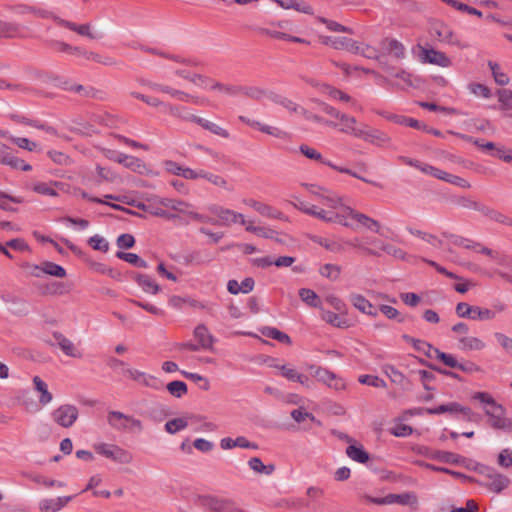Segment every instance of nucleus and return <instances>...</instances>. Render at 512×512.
I'll return each instance as SVG.
<instances>
[{
	"label": "nucleus",
	"instance_id": "1",
	"mask_svg": "<svg viewBox=\"0 0 512 512\" xmlns=\"http://www.w3.org/2000/svg\"><path fill=\"white\" fill-rule=\"evenodd\" d=\"M320 106V109L330 116L341 121L340 132L353 136L358 139H362L365 142L371 143L377 146H386L390 142V137L383 131L375 128H370L368 125L361 123L358 125V121L354 116L343 113L335 107L318 100H315Z\"/></svg>",
	"mask_w": 512,
	"mask_h": 512
},
{
	"label": "nucleus",
	"instance_id": "53",
	"mask_svg": "<svg viewBox=\"0 0 512 512\" xmlns=\"http://www.w3.org/2000/svg\"><path fill=\"white\" fill-rule=\"evenodd\" d=\"M495 318V312L488 308H481L479 306H472V313L470 319L473 320H492Z\"/></svg>",
	"mask_w": 512,
	"mask_h": 512
},
{
	"label": "nucleus",
	"instance_id": "41",
	"mask_svg": "<svg viewBox=\"0 0 512 512\" xmlns=\"http://www.w3.org/2000/svg\"><path fill=\"white\" fill-rule=\"evenodd\" d=\"M443 236L448 238L454 245L463 247L465 249L476 250L478 247H480V243L462 236L450 234L447 232H444Z\"/></svg>",
	"mask_w": 512,
	"mask_h": 512
},
{
	"label": "nucleus",
	"instance_id": "11",
	"mask_svg": "<svg viewBox=\"0 0 512 512\" xmlns=\"http://www.w3.org/2000/svg\"><path fill=\"white\" fill-rule=\"evenodd\" d=\"M157 203L163 207L170 208L180 213L187 214L192 219L197 220L199 222L209 221L207 219V216L199 214L197 212L190 211L189 208L191 207V204H189L188 202L171 198H158Z\"/></svg>",
	"mask_w": 512,
	"mask_h": 512
},
{
	"label": "nucleus",
	"instance_id": "6",
	"mask_svg": "<svg viewBox=\"0 0 512 512\" xmlns=\"http://www.w3.org/2000/svg\"><path fill=\"white\" fill-rule=\"evenodd\" d=\"M107 422L116 431L142 430V422L139 419L116 410L108 412Z\"/></svg>",
	"mask_w": 512,
	"mask_h": 512
},
{
	"label": "nucleus",
	"instance_id": "55",
	"mask_svg": "<svg viewBox=\"0 0 512 512\" xmlns=\"http://www.w3.org/2000/svg\"><path fill=\"white\" fill-rule=\"evenodd\" d=\"M167 390L172 396L181 398L187 393V385L183 381L175 380L167 384Z\"/></svg>",
	"mask_w": 512,
	"mask_h": 512
},
{
	"label": "nucleus",
	"instance_id": "2",
	"mask_svg": "<svg viewBox=\"0 0 512 512\" xmlns=\"http://www.w3.org/2000/svg\"><path fill=\"white\" fill-rule=\"evenodd\" d=\"M334 217H336V219L333 220L332 223H338L351 229H357L361 226L377 234L383 235L380 223L377 220L364 213L358 212L351 207L342 208V212L334 213Z\"/></svg>",
	"mask_w": 512,
	"mask_h": 512
},
{
	"label": "nucleus",
	"instance_id": "58",
	"mask_svg": "<svg viewBox=\"0 0 512 512\" xmlns=\"http://www.w3.org/2000/svg\"><path fill=\"white\" fill-rule=\"evenodd\" d=\"M188 426V422L184 418H174L165 424V430L169 434H175Z\"/></svg>",
	"mask_w": 512,
	"mask_h": 512
},
{
	"label": "nucleus",
	"instance_id": "64",
	"mask_svg": "<svg viewBox=\"0 0 512 512\" xmlns=\"http://www.w3.org/2000/svg\"><path fill=\"white\" fill-rule=\"evenodd\" d=\"M88 244L97 251L107 252L109 243L100 235H94L89 238Z\"/></svg>",
	"mask_w": 512,
	"mask_h": 512
},
{
	"label": "nucleus",
	"instance_id": "51",
	"mask_svg": "<svg viewBox=\"0 0 512 512\" xmlns=\"http://www.w3.org/2000/svg\"><path fill=\"white\" fill-rule=\"evenodd\" d=\"M480 212L495 222L502 224H510V219L497 210L491 209L483 205Z\"/></svg>",
	"mask_w": 512,
	"mask_h": 512
},
{
	"label": "nucleus",
	"instance_id": "43",
	"mask_svg": "<svg viewBox=\"0 0 512 512\" xmlns=\"http://www.w3.org/2000/svg\"><path fill=\"white\" fill-rule=\"evenodd\" d=\"M246 231L254 233L257 236L265 239H275L277 242H280V240L275 237V235L277 234L276 231L268 227L255 226L253 225V222L248 223V225L246 226Z\"/></svg>",
	"mask_w": 512,
	"mask_h": 512
},
{
	"label": "nucleus",
	"instance_id": "28",
	"mask_svg": "<svg viewBox=\"0 0 512 512\" xmlns=\"http://www.w3.org/2000/svg\"><path fill=\"white\" fill-rule=\"evenodd\" d=\"M34 390L38 393L39 403L46 406L53 400L52 393L48 390L47 383L39 376L33 377Z\"/></svg>",
	"mask_w": 512,
	"mask_h": 512
},
{
	"label": "nucleus",
	"instance_id": "22",
	"mask_svg": "<svg viewBox=\"0 0 512 512\" xmlns=\"http://www.w3.org/2000/svg\"><path fill=\"white\" fill-rule=\"evenodd\" d=\"M380 44L382 49L396 60H402L406 57V48L399 40L387 37L382 39Z\"/></svg>",
	"mask_w": 512,
	"mask_h": 512
},
{
	"label": "nucleus",
	"instance_id": "10",
	"mask_svg": "<svg viewBox=\"0 0 512 512\" xmlns=\"http://www.w3.org/2000/svg\"><path fill=\"white\" fill-rule=\"evenodd\" d=\"M78 415V408L71 404L61 405L51 414L53 421L64 428L71 427L77 420Z\"/></svg>",
	"mask_w": 512,
	"mask_h": 512
},
{
	"label": "nucleus",
	"instance_id": "54",
	"mask_svg": "<svg viewBox=\"0 0 512 512\" xmlns=\"http://www.w3.org/2000/svg\"><path fill=\"white\" fill-rule=\"evenodd\" d=\"M359 383L376 388H386V382L376 375H360L358 378Z\"/></svg>",
	"mask_w": 512,
	"mask_h": 512
},
{
	"label": "nucleus",
	"instance_id": "19",
	"mask_svg": "<svg viewBox=\"0 0 512 512\" xmlns=\"http://www.w3.org/2000/svg\"><path fill=\"white\" fill-rule=\"evenodd\" d=\"M239 121H241L242 123L250 126V127H253V128H256L258 129L259 131L265 133V134H268V135H272L276 138H279V139H286L288 137V133L277 128V127H273V126H269V125H266L264 123H261L259 121H256V120H252L250 118H247L245 116H242L240 115L238 117Z\"/></svg>",
	"mask_w": 512,
	"mask_h": 512
},
{
	"label": "nucleus",
	"instance_id": "38",
	"mask_svg": "<svg viewBox=\"0 0 512 512\" xmlns=\"http://www.w3.org/2000/svg\"><path fill=\"white\" fill-rule=\"evenodd\" d=\"M203 129L211 132L214 135L220 136L222 138H229L230 133L223 127L219 126L218 124L211 122L205 118L200 117L198 120V124Z\"/></svg>",
	"mask_w": 512,
	"mask_h": 512
},
{
	"label": "nucleus",
	"instance_id": "46",
	"mask_svg": "<svg viewBox=\"0 0 512 512\" xmlns=\"http://www.w3.org/2000/svg\"><path fill=\"white\" fill-rule=\"evenodd\" d=\"M462 407L456 403L451 402L448 404H442L435 408H426L425 412L430 415L443 414V413H456L462 411Z\"/></svg>",
	"mask_w": 512,
	"mask_h": 512
},
{
	"label": "nucleus",
	"instance_id": "12",
	"mask_svg": "<svg viewBox=\"0 0 512 512\" xmlns=\"http://www.w3.org/2000/svg\"><path fill=\"white\" fill-rule=\"evenodd\" d=\"M485 413L489 417L488 422L493 428L512 430V420L505 417V409L502 405L497 403L492 407H487Z\"/></svg>",
	"mask_w": 512,
	"mask_h": 512
},
{
	"label": "nucleus",
	"instance_id": "44",
	"mask_svg": "<svg viewBox=\"0 0 512 512\" xmlns=\"http://www.w3.org/2000/svg\"><path fill=\"white\" fill-rule=\"evenodd\" d=\"M258 213L267 218L288 221V217L284 213L265 203L261 204Z\"/></svg>",
	"mask_w": 512,
	"mask_h": 512
},
{
	"label": "nucleus",
	"instance_id": "24",
	"mask_svg": "<svg viewBox=\"0 0 512 512\" xmlns=\"http://www.w3.org/2000/svg\"><path fill=\"white\" fill-rule=\"evenodd\" d=\"M74 496H63L53 499H42L39 502V510L41 512H58L65 507Z\"/></svg>",
	"mask_w": 512,
	"mask_h": 512
},
{
	"label": "nucleus",
	"instance_id": "25",
	"mask_svg": "<svg viewBox=\"0 0 512 512\" xmlns=\"http://www.w3.org/2000/svg\"><path fill=\"white\" fill-rule=\"evenodd\" d=\"M208 211L211 214L215 215L218 218V220H217V222H214L212 219L207 217V219L209 220L207 223L219 224L222 226H230L231 225V218L233 217V213H234L233 210H230V209H227L222 206L214 204V205H210L208 207Z\"/></svg>",
	"mask_w": 512,
	"mask_h": 512
},
{
	"label": "nucleus",
	"instance_id": "63",
	"mask_svg": "<svg viewBox=\"0 0 512 512\" xmlns=\"http://www.w3.org/2000/svg\"><path fill=\"white\" fill-rule=\"evenodd\" d=\"M351 40L352 39L346 37H327L324 43L332 46L334 49H345L348 51V47L350 46Z\"/></svg>",
	"mask_w": 512,
	"mask_h": 512
},
{
	"label": "nucleus",
	"instance_id": "21",
	"mask_svg": "<svg viewBox=\"0 0 512 512\" xmlns=\"http://www.w3.org/2000/svg\"><path fill=\"white\" fill-rule=\"evenodd\" d=\"M164 111L179 120L198 124L199 116L191 112L188 107L180 105L165 104Z\"/></svg>",
	"mask_w": 512,
	"mask_h": 512
},
{
	"label": "nucleus",
	"instance_id": "49",
	"mask_svg": "<svg viewBox=\"0 0 512 512\" xmlns=\"http://www.w3.org/2000/svg\"><path fill=\"white\" fill-rule=\"evenodd\" d=\"M313 241L334 253H341L344 251L343 244H341L337 241L329 240L327 238H323V237H319V236L313 237Z\"/></svg>",
	"mask_w": 512,
	"mask_h": 512
},
{
	"label": "nucleus",
	"instance_id": "16",
	"mask_svg": "<svg viewBox=\"0 0 512 512\" xmlns=\"http://www.w3.org/2000/svg\"><path fill=\"white\" fill-rule=\"evenodd\" d=\"M348 51L371 60L379 61L381 58L380 50L377 47L364 42H358L353 39L348 47Z\"/></svg>",
	"mask_w": 512,
	"mask_h": 512
},
{
	"label": "nucleus",
	"instance_id": "45",
	"mask_svg": "<svg viewBox=\"0 0 512 512\" xmlns=\"http://www.w3.org/2000/svg\"><path fill=\"white\" fill-rule=\"evenodd\" d=\"M116 257L118 259H121L123 261H126V262L134 265L135 267L147 268V266H148L147 262L145 260H143L142 258H140L135 253L118 251L116 253Z\"/></svg>",
	"mask_w": 512,
	"mask_h": 512
},
{
	"label": "nucleus",
	"instance_id": "4",
	"mask_svg": "<svg viewBox=\"0 0 512 512\" xmlns=\"http://www.w3.org/2000/svg\"><path fill=\"white\" fill-rule=\"evenodd\" d=\"M308 192L313 195L322 205L327 206L333 213H341L342 208L348 207L343 204V198L336 192L315 184L303 183Z\"/></svg>",
	"mask_w": 512,
	"mask_h": 512
},
{
	"label": "nucleus",
	"instance_id": "34",
	"mask_svg": "<svg viewBox=\"0 0 512 512\" xmlns=\"http://www.w3.org/2000/svg\"><path fill=\"white\" fill-rule=\"evenodd\" d=\"M133 280L143 289L144 292L150 294H157L160 291V287L155 281L146 274H135Z\"/></svg>",
	"mask_w": 512,
	"mask_h": 512
},
{
	"label": "nucleus",
	"instance_id": "14",
	"mask_svg": "<svg viewBox=\"0 0 512 512\" xmlns=\"http://www.w3.org/2000/svg\"><path fill=\"white\" fill-rule=\"evenodd\" d=\"M484 486L494 493H501L510 485V479L493 469H488L484 474Z\"/></svg>",
	"mask_w": 512,
	"mask_h": 512
},
{
	"label": "nucleus",
	"instance_id": "62",
	"mask_svg": "<svg viewBox=\"0 0 512 512\" xmlns=\"http://www.w3.org/2000/svg\"><path fill=\"white\" fill-rule=\"evenodd\" d=\"M389 433L395 437H408L413 433V428L407 424L397 423L389 429Z\"/></svg>",
	"mask_w": 512,
	"mask_h": 512
},
{
	"label": "nucleus",
	"instance_id": "57",
	"mask_svg": "<svg viewBox=\"0 0 512 512\" xmlns=\"http://www.w3.org/2000/svg\"><path fill=\"white\" fill-rule=\"evenodd\" d=\"M498 101L502 110H512V90L499 89L497 91Z\"/></svg>",
	"mask_w": 512,
	"mask_h": 512
},
{
	"label": "nucleus",
	"instance_id": "29",
	"mask_svg": "<svg viewBox=\"0 0 512 512\" xmlns=\"http://www.w3.org/2000/svg\"><path fill=\"white\" fill-rule=\"evenodd\" d=\"M53 336L64 354L73 358L82 357V353L75 347L73 342L66 338L63 334L56 332L53 334Z\"/></svg>",
	"mask_w": 512,
	"mask_h": 512
},
{
	"label": "nucleus",
	"instance_id": "15",
	"mask_svg": "<svg viewBox=\"0 0 512 512\" xmlns=\"http://www.w3.org/2000/svg\"><path fill=\"white\" fill-rule=\"evenodd\" d=\"M296 200V202H292L293 207L307 215L313 216L327 223H332L333 220L336 219L332 211H325L322 208H318L315 205H310L309 203L298 200L297 198Z\"/></svg>",
	"mask_w": 512,
	"mask_h": 512
},
{
	"label": "nucleus",
	"instance_id": "50",
	"mask_svg": "<svg viewBox=\"0 0 512 512\" xmlns=\"http://www.w3.org/2000/svg\"><path fill=\"white\" fill-rule=\"evenodd\" d=\"M299 297L303 302L311 307H318L320 305L318 295L311 289L301 288L299 290Z\"/></svg>",
	"mask_w": 512,
	"mask_h": 512
},
{
	"label": "nucleus",
	"instance_id": "56",
	"mask_svg": "<svg viewBox=\"0 0 512 512\" xmlns=\"http://www.w3.org/2000/svg\"><path fill=\"white\" fill-rule=\"evenodd\" d=\"M212 90H219L220 92L229 96H238L241 94V86L239 85H226L219 82L212 83Z\"/></svg>",
	"mask_w": 512,
	"mask_h": 512
},
{
	"label": "nucleus",
	"instance_id": "7",
	"mask_svg": "<svg viewBox=\"0 0 512 512\" xmlns=\"http://www.w3.org/2000/svg\"><path fill=\"white\" fill-rule=\"evenodd\" d=\"M417 58L423 64H432L439 67L447 68L452 65L451 59L442 51L417 45Z\"/></svg>",
	"mask_w": 512,
	"mask_h": 512
},
{
	"label": "nucleus",
	"instance_id": "47",
	"mask_svg": "<svg viewBox=\"0 0 512 512\" xmlns=\"http://www.w3.org/2000/svg\"><path fill=\"white\" fill-rule=\"evenodd\" d=\"M488 66L491 70L492 76L495 82L500 86H505L509 83L510 79L506 73H504L499 64L493 61H488Z\"/></svg>",
	"mask_w": 512,
	"mask_h": 512
},
{
	"label": "nucleus",
	"instance_id": "8",
	"mask_svg": "<svg viewBox=\"0 0 512 512\" xmlns=\"http://www.w3.org/2000/svg\"><path fill=\"white\" fill-rule=\"evenodd\" d=\"M94 448L98 454L120 464H129L133 460L131 452L117 445L101 443Z\"/></svg>",
	"mask_w": 512,
	"mask_h": 512
},
{
	"label": "nucleus",
	"instance_id": "33",
	"mask_svg": "<svg viewBox=\"0 0 512 512\" xmlns=\"http://www.w3.org/2000/svg\"><path fill=\"white\" fill-rule=\"evenodd\" d=\"M32 267L34 270H42V273L58 278H64L67 275L66 270L61 265L50 261H45L39 265L35 264Z\"/></svg>",
	"mask_w": 512,
	"mask_h": 512
},
{
	"label": "nucleus",
	"instance_id": "59",
	"mask_svg": "<svg viewBox=\"0 0 512 512\" xmlns=\"http://www.w3.org/2000/svg\"><path fill=\"white\" fill-rule=\"evenodd\" d=\"M299 150L305 157H307L311 160L318 161L324 165H325V162H329L328 160H325L323 158L322 154L319 151H317L316 149H314L306 144L300 145Z\"/></svg>",
	"mask_w": 512,
	"mask_h": 512
},
{
	"label": "nucleus",
	"instance_id": "37",
	"mask_svg": "<svg viewBox=\"0 0 512 512\" xmlns=\"http://www.w3.org/2000/svg\"><path fill=\"white\" fill-rule=\"evenodd\" d=\"M429 458L448 464H459L462 461V457L456 453L437 450L432 453L426 454Z\"/></svg>",
	"mask_w": 512,
	"mask_h": 512
},
{
	"label": "nucleus",
	"instance_id": "35",
	"mask_svg": "<svg viewBox=\"0 0 512 512\" xmlns=\"http://www.w3.org/2000/svg\"><path fill=\"white\" fill-rule=\"evenodd\" d=\"M300 114L308 121L316 122V123L325 125L327 127L337 129L340 132L341 121H339L335 118H333L334 120L324 119L323 117H321L317 114H314V113L306 110L305 108L301 109Z\"/></svg>",
	"mask_w": 512,
	"mask_h": 512
},
{
	"label": "nucleus",
	"instance_id": "9",
	"mask_svg": "<svg viewBox=\"0 0 512 512\" xmlns=\"http://www.w3.org/2000/svg\"><path fill=\"white\" fill-rule=\"evenodd\" d=\"M311 369L314 371L313 376L329 388L335 391H343L346 389L345 380L334 372L319 366H311Z\"/></svg>",
	"mask_w": 512,
	"mask_h": 512
},
{
	"label": "nucleus",
	"instance_id": "18",
	"mask_svg": "<svg viewBox=\"0 0 512 512\" xmlns=\"http://www.w3.org/2000/svg\"><path fill=\"white\" fill-rule=\"evenodd\" d=\"M205 506L212 512L239 511V508L237 507L235 501L228 498L207 497L205 499Z\"/></svg>",
	"mask_w": 512,
	"mask_h": 512
},
{
	"label": "nucleus",
	"instance_id": "42",
	"mask_svg": "<svg viewBox=\"0 0 512 512\" xmlns=\"http://www.w3.org/2000/svg\"><path fill=\"white\" fill-rule=\"evenodd\" d=\"M261 333H262V335H264L268 338L277 340L280 343H284V344H288V345L291 344L290 336L288 334L278 330L275 327H264L263 329H261Z\"/></svg>",
	"mask_w": 512,
	"mask_h": 512
},
{
	"label": "nucleus",
	"instance_id": "5",
	"mask_svg": "<svg viewBox=\"0 0 512 512\" xmlns=\"http://www.w3.org/2000/svg\"><path fill=\"white\" fill-rule=\"evenodd\" d=\"M428 33L432 39L447 45L456 46L460 49L468 48L469 45L463 43L450 26L442 21H434L430 24Z\"/></svg>",
	"mask_w": 512,
	"mask_h": 512
},
{
	"label": "nucleus",
	"instance_id": "48",
	"mask_svg": "<svg viewBox=\"0 0 512 512\" xmlns=\"http://www.w3.org/2000/svg\"><path fill=\"white\" fill-rule=\"evenodd\" d=\"M387 118L397 124L405 125V126H408L411 128L426 129L425 124L421 123L420 121H418L414 118L400 116V115H391V116H388Z\"/></svg>",
	"mask_w": 512,
	"mask_h": 512
},
{
	"label": "nucleus",
	"instance_id": "20",
	"mask_svg": "<svg viewBox=\"0 0 512 512\" xmlns=\"http://www.w3.org/2000/svg\"><path fill=\"white\" fill-rule=\"evenodd\" d=\"M125 372L131 379L138 382L140 385L150 387L155 390H159L163 386L159 379L145 372L136 369H127Z\"/></svg>",
	"mask_w": 512,
	"mask_h": 512
},
{
	"label": "nucleus",
	"instance_id": "3",
	"mask_svg": "<svg viewBox=\"0 0 512 512\" xmlns=\"http://www.w3.org/2000/svg\"><path fill=\"white\" fill-rule=\"evenodd\" d=\"M400 161H402L404 164L409 165L411 167H415L416 169L420 170L421 172L431 175L439 180H443L447 183L459 186L461 188H470V183L453 174H450L448 172H445L441 169H438L432 165L422 163L419 160H415L406 156H399L398 158Z\"/></svg>",
	"mask_w": 512,
	"mask_h": 512
},
{
	"label": "nucleus",
	"instance_id": "39",
	"mask_svg": "<svg viewBox=\"0 0 512 512\" xmlns=\"http://www.w3.org/2000/svg\"><path fill=\"white\" fill-rule=\"evenodd\" d=\"M346 454L350 459L361 464L366 463L370 458L369 453L361 445H349Z\"/></svg>",
	"mask_w": 512,
	"mask_h": 512
},
{
	"label": "nucleus",
	"instance_id": "52",
	"mask_svg": "<svg viewBox=\"0 0 512 512\" xmlns=\"http://www.w3.org/2000/svg\"><path fill=\"white\" fill-rule=\"evenodd\" d=\"M362 499L369 503H373L376 505H387V504H392V503L398 502L400 499V496L395 495V494H389L385 497H372L369 495H363Z\"/></svg>",
	"mask_w": 512,
	"mask_h": 512
},
{
	"label": "nucleus",
	"instance_id": "26",
	"mask_svg": "<svg viewBox=\"0 0 512 512\" xmlns=\"http://www.w3.org/2000/svg\"><path fill=\"white\" fill-rule=\"evenodd\" d=\"M194 338L198 341V344L204 350H213V344L215 342L214 336L209 332L208 328L200 324L195 327L193 332Z\"/></svg>",
	"mask_w": 512,
	"mask_h": 512
},
{
	"label": "nucleus",
	"instance_id": "30",
	"mask_svg": "<svg viewBox=\"0 0 512 512\" xmlns=\"http://www.w3.org/2000/svg\"><path fill=\"white\" fill-rule=\"evenodd\" d=\"M283 9H294L304 14H313V8L310 4L300 0H271Z\"/></svg>",
	"mask_w": 512,
	"mask_h": 512
},
{
	"label": "nucleus",
	"instance_id": "32",
	"mask_svg": "<svg viewBox=\"0 0 512 512\" xmlns=\"http://www.w3.org/2000/svg\"><path fill=\"white\" fill-rule=\"evenodd\" d=\"M351 302L355 308L364 314L370 316H377V310L373 304L360 294L351 295Z\"/></svg>",
	"mask_w": 512,
	"mask_h": 512
},
{
	"label": "nucleus",
	"instance_id": "13",
	"mask_svg": "<svg viewBox=\"0 0 512 512\" xmlns=\"http://www.w3.org/2000/svg\"><path fill=\"white\" fill-rule=\"evenodd\" d=\"M53 20L60 26H63L71 31L76 32L77 34L87 37L92 40H98L103 37V34L99 31H93L92 26L89 23L86 24H76L74 22L62 19L58 16H54Z\"/></svg>",
	"mask_w": 512,
	"mask_h": 512
},
{
	"label": "nucleus",
	"instance_id": "31",
	"mask_svg": "<svg viewBox=\"0 0 512 512\" xmlns=\"http://www.w3.org/2000/svg\"><path fill=\"white\" fill-rule=\"evenodd\" d=\"M459 349L465 352L468 351H481L486 347L484 341L474 336H461L458 339Z\"/></svg>",
	"mask_w": 512,
	"mask_h": 512
},
{
	"label": "nucleus",
	"instance_id": "27",
	"mask_svg": "<svg viewBox=\"0 0 512 512\" xmlns=\"http://www.w3.org/2000/svg\"><path fill=\"white\" fill-rule=\"evenodd\" d=\"M23 27L16 22L0 21V38H22Z\"/></svg>",
	"mask_w": 512,
	"mask_h": 512
},
{
	"label": "nucleus",
	"instance_id": "40",
	"mask_svg": "<svg viewBox=\"0 0 512 512\" xmlns=\"http://www.w3.org/2000/svg\"><path fill=\"white\" fill-rule=\"evenodd\" d=\"M344 243L354 249L363 252L364 254L371 256H380L379 250L371 248L368 246V244H366V238H364L363 240L360 238H354L351 240H347Z\"/></svg>",
	"mask_w": 512,
	"mask_h": 512
},
{
	"label": "nucleus",
	"instance_id": "61",
	"mask_svg": "<svg viewBox=\"0 0 512 512\" xmlns=\"http://www.w3.org/2000/svg\"><path fill=\"white\" fill-rule=\"evenodd\" d=\"M320 274L331 280H336L341 272L339 266L334 264H325L319 269Z\"/></svg>",
	"mask_w": 512,
	"mask_h": 512
},
{
	"label": "nucleus",
	"instance_id": "60",
	"mask_svg": "<svg viewBox=\"0 0 512 512\" xmlns=\"http://www.w3.org/2000/svg\"><path fill=\"white\" fill-rule=\"evenodd\" d=\"M499 346L509 355H512V338L502 332L493 334Z\"/></svg>",
	"mask_w": 512,
	"mask_h": 512
},
{
	"label": "nucleus",
	"instance_id": "36",
	"mask_svg": "<svg viewBox=\"0 0 512 512\" xmlns=\"http://www.w3.org/2000/svg\"><path fill=\"white\" fill-rule=\"evenodd\" d=\"M249 468L257 474L270 476L274 473L276 466L272 463L264 464L259 457H252L248 461Z\"/></svg>",
	"mask_w": 512,
	"mask_h": 512
},
{
	"label": "nucleus",
	"instance_id": "23",
	"mask_svg": "<svg viewBox=\"0 0 512 512\" xmlns=\"http://www.w3.org/2000/svg\"><path fill=\"white\" fill-rule=\"evenodd\" d=\"M145 84L153 91L169 94L170 96L177 98L180 101H192L196 103V100L190 94L181 90L174 89L168 85H162L155 82H146Z\"/></svg>",
	"mask_w": 512,
	"mask_h": 512
},
{
	"label": "nucleus",
	"instance_id": "17",
	"mask_svg": "<svg viewBox=\"0 0 512 512\" xmlns=\"http://www.w3.org/2000/svg\"><path fill=\"white\" fill-rule=\"evenodd\" d=\"M106 157L114 162L124 165L132 171H140L144 167V163L139 158L124 153L109 150Z\"/></svg>",
	"mask_w": 512,
	"mask_h": 512
}]
</instances>
